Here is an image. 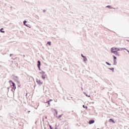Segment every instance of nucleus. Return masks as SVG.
I'll return each instance as SVG.
<instances>
[{"mask_svg":"<svg viewBox=\"0 0 129 129\" xmlns=\"http://www.w3.org/2000/svg\"><path fill=\"white\" fill-rule=\"evenodd\" d=\"M89 124H92V123H94V120H91L89 121Z\"/></svg>","mask_w":129,"mask_h":129,"instance_id":"6","label":"nucleus"},{"mask_svg":"<svg viewBox=\"0 0 129 129\" xmlns=\"http://www.w3.org/2000/svg\"><path fill=\"white\" fill-rule=\"evenodd\" d=\"M9 82H10V83H11V82H12V81H10Z\"/></svg>","mask_w":129,"mask_h":129,"instance_id":"21","label":"nucleus"},{"mask_svg":"<svg viewBox=\"0 0 129 129\" xmlns=\"http://www.w3.org/2000/svg\"><path fill=\"white\" fill-rule=\"evenodd\" d=\"M40 74H41L42 75L41 77L43 79H45V78H46V75H45V72H40Z\"/></svg>","mask_w":129,"mask_h":129,"instance_id":"2","label":"nucleus"},{"mask_svg":"<svg viewBox=\"0 0 129 129\" xmlns=\"http://www.w3.org/2000/svg\"><path fill=\"white\" fill-rule=\"evenodd\" d=\"M37 82L39 85H42V84H43V83L40 80H37Z\"/></svg>","mask_w":129,"mask_h":129,"instance_id":"5","label":"nucleus"},{"mask_svg":"<svg viewBox=\"0 0 129 129\" xmlns=\"http://www.w3.org/2000/svg\"><path fill=\"white\" fill-rule=\"evenodd\" d=\"M110 69V70H114L113 68H112V69Z\"/></svg>","mask_w":129,"mask_h":129,"instance_id":"20","label":"nucleus"},{"mask_svg":"<svg viewBox=\"0 0 129 129\" xmlns=\"http://www.w3.org/2000/svg\"><path fill=\"white\" fill-rule=\"evenodd\" d=\"M116 51H120L119 48L117 47H113L111 48V52L115 54V55H116V54H117V52Z\"/></svg>","mask_w":129,"mask_h":129,"instance_id":"1","label":"nucleus"},{"mask_svg":"<svg viewBox=\"0 0 129 129\" xmlns=\"http://www.w3.org/2000/svg\"><path fill=\"white\" fill-rule=\"evenodd\" d=\"M38 64L37 66L38 67V69H39V70H41V68L40 67V66H41V61H40V60L38 61Z\"/></svg>","mask_w":129,"mask_h":129,"instance_id":"3","label":"nucleus"},{"mask_svg":"<svg viewBox=\"0 0 129 129\" xmlns=\"http://www.w3.org/2000/svg\"><path fill=\"white\" fill-rule=\"evenodd\" d=\"M49 127L50 129H53V127H52V126H51V125H49Z\"/></svg>","mask_w":129,"mask_h":129,"instance_id":"16","label":"nucleus"},{"mask_svg":"<svg viewBox=\"0 0 129 129\" xmlns=\"http://www.w3.org/2000/svg\"><path fill=\"white\" fill-rule=\"evenodd\" d=\"M83 107H84V108H87V106L85 107L84 105H83Z\"/></svg>","mask_w":129,"mask_h":129,"instance_id":"15","label":"nucleus"},{"mask_svg":"<svg viewBox=\"0 0 129 129\" xmlns=\"http://www.w3.org/2000/svg\"><path fill=\"white\" fill-rule=\"evenodd\" d=\"M87 60V58H86V57L84 56V61H86Z\"/></svg>","mask_w":129,"mask_h":129,"instance_id":"12","label":"nucleus"},{"mask_svg":"<svg viewBox=\"0 0 129 129\" xmlns=\"http://www.w3.org/2000/svg\"><path fill=\"white\" fill-rule=\"evenodd\" d=\"M4 30V28H2L1 30H0V32L1 33H5V31H3Z\"/></svg>","mask_w":129,"mask_h":129,"instance_id":"10","label":"nucleus"},{"mask_svg":"<svg viewBox=\"0 0 129 129\" xmlns=\"http://www.w3.org/2000/svg\"><path fill=\"white\" fill-rule=\"evenodd\" d=\"M47 44H48V45H49V46H51V42H48Z\"/></svg>","mask_w":129,"mask_h":129,"instance_id":"14","label":"nucleus"},{"mask_svg":"<svg viewBox=\"0 0 129 129\" xmlns=\"http://www.w3.org/2000/svg\"><path fill=\"white\" fill-rule=\"evenodd\" d=\"M106 64H107V65L110 66V63H108V62H106Z\"/></svg>","mask_w":129,"mask_h":129,"instance_id":"17","label":"nucleus"},{"mask_svg":"<svg viewBox=\"0 0 129 129\" xmlns=\"http://www.w3.org/2000/svg\"><path fill=\"white\" fill-rule=\"evenodd\" d=\"M62 117V115H59V116H58V117Z\"/></svg>","mask_w":129,"mask_h":129,"instance_id":"18","label":"nucleus"},{"mask_svg":"<svg viewBox=\"0 0 129 129\" xmlns=\"http://www.w3.org/2000/svg\"><path fill=\"white\" fill-rule=\"evenodd\" d=\"M109 122H113V123H115V122L114 121V120H113L112 119L110 118L109 120Z\"/></svg>","mask_w":129,"mask_h":129,"instance_id":"8","label":"nucleus"},{"mask_svg":"<svg viewBox=\"0 0 129 129\" xmlns=\"http://www.w3.org/2000/svg\"><path fill=\"white\" fill-rule=\"evenodd\" d=\"M113 57L114 58V62H115L116 59V57H115V56H114V55H113Z\"/></svg>","mask_w":129,"mask_h":129,"instance_id":"11","label":"nucleus"},{"mask_svg":"<svg viewBox=\"0 0 129 129\" xmlns=\"http://www.w3.org/2000/svg\"><path fill=\"white\" fill-rule=\"evenodd\" d=\"M106 8H108L109 9H111V6H108L106 7Z\"/></svg>","mask_w":129,"mask_h":129,"instance_id":"13","label":"nucleus"},{"mask_svg":"<svg viewBox=\"0 0 129 129\" xmlns=\"http://www.w3.org/2000/svg\"><path fill=\"white\" fill-rule=\"evenodd\" d=\"M51 101H53L52 100H50L49 101H47V103L48 104V106H50L51 105Z\"/></svg>","mask_w":129,"mask_h":129,"instance_id":"7","label":"nucleus"},{"mask_svg":"<svg viewBox=\"0 0 129 129\" xmlns=\"http://www.w3.org/2000/svg\"><path fill=\"white\" fill-rule=\"evenodd\" d=\"M11 86H13V89H16V84L14 82H12Z\"/></svg>","mask_w":129,"mask_h":129,"instance_id":"4","label":"nucleus"},{"mask_svg":"<svg viewBox=\"0 0 129 129\" xmlns=\"http://www.w3.org/2000/svg\"><path fill=\"white\" fill-rule=\"evenodd\" d=\"M81 56H82V57H83V58L85 57L84 55H83V54H81Z\"/></svg>","mask_w":129,"mask_h":129,"instance_id":"19","label":"nucleus"},{"mask_svg":"<svg viewBox=\"0 0 129 129\" xmlns=\"http://www.w3.org/2000/svg\"><path fill=\"white\" fill-rule=\"evenodd\" d=\"M23 23H24V24L25 25V26H26V27H28V25H27L26 24V23H27V21L25 20V21L23 22Z\"/></svg>","mask_w":129,"mask_h":129,"instance_id":"9","label":"nucleus"}]
</instances>
